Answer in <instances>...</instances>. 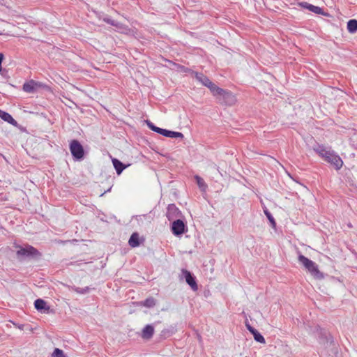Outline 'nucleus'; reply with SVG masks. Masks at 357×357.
I'll list each match as a JSON object with an SVG mask.
<instances>
[{
    "label": "nucleus",
    "instance_id": "nucleus-1",
    "mask_svg": "<svg viewBox=\"0 0 357 357\" xmlns=\"http://www.w3.org/2000/svg\"><path fill=\"white\" fill-rule=\"evenodd\" d=\"M312 149L326 162L333 165L335 169L339 170L342 168L343 165L342 160L331 147L317 144L313 146Z\"/></svg>",
    "mask_w": 357,
    "mask_h": 357
},
{
    "label": "nucleus",
    "instance_id": "nucleus-2",
    "mask_svg": "<svg viewBox=\"0 0 357 357\" xmlns=\"http://www.w3.org/2000/svg\"><path fill=\"white\" fill-rule=\"evenodd\" d=\"M213 96L222 104L232 105L236 99L230 91H211Z\"/></svg>",
    "mask_w": 357,
    "mask_h": 357
},
{
    "label": "nucleus",
    "instance_id": "nucleus-3",
    "mask_svg": "<svg viewBox=\"0 0 357 357\" xmlns=\"http://www.w3.org/2000/svg\"><path fill=\"white\" fill-rule=\"evenodd\" d=\"M18 248L17 256L19 259L38 258L40 255L39 252L31 245L19 246Z\"/></svg>",
    "mask_w": 357,
    "mask_h": 357
},
{
    "label": "nucleus",
    "instance_id": "nucleus-4",
    "mask_svg": "<svg viewBox=\"0 0 357 357\" xmlns=\"http://www.w3.org/2000/svg\"><path fill=\"white\" fill-rule=\"evenodd\" d=\"M70 153L75 160H82L84 158V151L82 144L77 140H73L70 144Z\"/></svg>",
    "mask_w": 357,
    "mask_h": 357
},
{
    "label": "nucleus",
    "instance_id": "nucleus-5",
    "mask_svg": "<svg viewBox=\"0 0 357 357\" xmlns=\"http://www.w3.org/2000/svg\"><path fill=\"white\" fill-rule=\"evenodd\" d=\"M185 225L184 222L180 219L173 220L172 225V231L175 236H180L185 232Z\"/></svg>",
    "mask_w": 357,
    "mask_h": 357
},
{
    "label": "nucleus",
    "instance_id": "nucleus-6",
    "mask_svg": "<svg viewBox=\"0 0 357 357\" xmlns=\"http://www.w3.org/2000/svg\"><path fill=\"white\" fill-rule=\"evenodd\" d=\"M182 275L185 278L187 284L192 288L193 291H197L198 289L195 277L190 271L185 269H183Z\"/></svg>",
    "mask_w": 357,
    "mask_h": 357
},
{
    "label": "nucleus",
    "instance_id": "nucleus-7",
    "mask_svg": "<svg viewBox=\"0 0 357 357\" xmlns=\"http://www.w3.org/2000/svg\"><path fill=\"white\" fill-rule=\"evenodd\" d=\"M298 261L305 268V269L307 270L309 273L312 271V270L318 266L315 262L303 255H298Z\"/></svg>",
    "mask_w": 357,
    "mask_h": 357
},
{
    "label": "nucleus",
    "instance_id": "nucleus-8",
    "mask_svg": "<svg viewBox=\"0 0 357 357\" xmlns=\"http://www.w3.org/2000/svg\"><path fill=\"white\" fill-rule=\"evenodd\" d=\"M196 79L201 82L203 86L208 88L209 89H220L219 87H215L214 84L209 80V79L201 73L195 74Z\"/></svg>",
    "mask_w": 357,
    "mask_h": 357
},
{
    "label": "nucleus",
    "instance_id": "nucleus-9",
    "mask_svg": "<svg viewBox=\"0 0 357 357\" xmlns=\"http://www.w3.org/2000/svg\"><path fill=\"white\" fill-rule=\"evenodd\" d=\"M180 211L175 204H169L167 208L166 216L169 221L174 220L178 216Z\"/></svg>",
    "mask_w": 357,
    "mask_h": 357
},
{
    "label": "nucleus",
    "instance_id": "nucleus-10",
    "mask_svg": "<svg viewBox=\"0 0 357 357\" xmlns=\"http://www.w3.org/2000/svg\"><path fill=\"white\" fill-rule=\"evenodd\" d=\"M158 134H160L165 137L169 138H181L183 139L184 137L183 133L180 132L172 131L163 128H159Z\"/></svg>",
    "mask_w": 357,
    "mask_h": 357
},
{
    "label": "nucleus",
    "instance_id": "nucleus-11",
    "mask_svg": "<svg viewBox=\"0 0 357 357\" xmlns=\"http://www.w3.org/2000/svg\"><path fill=\"white\" fill-rule=\"evenodd\" d=\"M247 328L253 335L254 339L256 342L261 344H264L266 342L265 338L257 330L250 325H247Z\"/></svg>",
    "mask_w": 357,
    "mask_h": 357
},
{
    "label": "nucleus",
    "instance_id": "nucleus-12",
    "mask_svg": "<svg viewBox=\"0 0 357 357\" xmlns=\"http://www.w3.org/2000/svg\"><path fill=\"white\" fill-rule=\"evenodd\" d=\"M44 86L42 83L36 82L33 79L28 81L23 85V89H39L43 88Z\"/></svg>",
    "mask_w": 357,
    "mask_h": 357
},
{
    "label": "nucleus",
    "instance_id": "nucleus-13",
    "mask_svg": "<svg viewBox=\"0 0 357 357\" xmlns=\"http://www.w3.org/2000/svg\"><path fill=\"white\" fill-rule=\"evenodd\" d=\"M113 166L118 175L121 174L122 172L127 167V165H124L119 160L116 158H112V160Z\"/></svg>",
    "mask_w": 357,
    "mask_h": 357
},
{
    "label": "nucleus",
    "instance_id": "nucleus-14",
    "mask_svg": "<svg viewBox=\"0 0 357 357\" xmlns=\"http://www.w3.org/2000/svg\"><path fill=\"white\" fill-rule=\"evenodd\" d=\"M154 333V328L151 325H146L142 331V337L150 339Z\"/></svg>",
    "mask_w": 357,
    "mask_h": 357
},
{
    "label": "nucleus",
    "instance_id": "nucleus-15",
    "mask_svg": "<svg viewBox=\"0 0 357 357\" xmlns=\"http://www.w3.org/2000/svg\"><path fill=\"white\" fill-rule=\"evenodd\" d=\"M117 31L128 36H134L136 33L135 29L129 28L128 26L123 24L119 26Z\"/></svg>",
    "mask_w": 357,
    "mask_h": 357
},
{
    "label": "nucleus",
    "instance_id": "nucleus-16",
    "mask_svg": "<svg viewBox=\"0 0 357 357\" xmlns=\"http://www.w3.org/2000/svg\"><path fill=\"white\" fill-rule=\"evenodd\" d=\"M128 243L132 248H136L140 245L139 236L137 232H135L131 235L128 241Z\"/></svg>",
    "mask_w": 357,
    "mask_h": 357
},
{
    "label": "nucleus",
    "instance_id": "nucleus-17",
    "mask_svg": "<svg viewBox=\"0 0 357 357\" xmlns=\"http://www.w3.org/2000/svg\"><path fill=\"white\" fill-rule=\"evenodd\" d=\"M34 306L36 309H37L39 311H42L43 310H49V307H46L47 303L46 302L40 298H38L34 302Z\"/></svg>",
    "mask_w": 357,
    "mask_h": 357
},
{
    "label": "nucleus",
    "instance_id": "nucleus-18",
    "mask_svg": "<svg viewBox=\"0 0 357 357\" xmlns=\"http://www.w3.org/2000/svg\"><path fill=\"white\" fill-rule=\"evenodd\" d=\"M304 7L308 9L310 11L313 12L316 14L324 15V12L321 8L316 6L307 3H305Z\"/></svg>",
    "mask_w": 357,
    "mask_h": 357
},
{
    "label": "nucleus",
    "instance_id": "nucleus-19",
    "mask_svg": "<svg viewBox=\"0 0 357 357\" xmlns=\"http://www.w3.org/2000/svg\"><path fill=\"white\" fill-rule=\"evenodd\" d=\"M0 117L5 121L11 123L15 124L16 123V121L14 120V119L12 117L10 114L8 113L2 111L0 109Z\"/></svg>",
    "mask_w": 357,
    "mask_h": 357
},
{
    "label": "nucleus",
    "instance_id": "nucleus-20",
    "mask_svg": "<svg viewBox=\"0 0 357 357\" xmlns=\"http://www.w3.org/2000/svg\"><path fill=\"white\" fill-rule=\"evenodd\" d=\"M195 179L196 180L197 184L199 189L201 190V191L205 192L207 189L208 185L205 183L204 179L198 175L195 176Z\"/></svg>",
    "mask_w": 357,
    "mask_h": 357
},
{
    "label": "nucleus",
    "instance_id": "nucleus-21",
    "mask_svg": "<svg viewBox=\"0 0 357 357\" xmlns=\"http://www.w3.org/2000/svg\"><path fill=\"white\" fill-rule=\"evenodd\" d=\"M347 30L351 33H354L357 31V20H350L347 22Z\"/></svg>",
    "mask_w": 357,
    "mask_h": 357
},
{
    "label": "nucleus",
    "instance_id": "nucleus-22",
    "mask_svg": "<svg viewBox=\"0 0 357 357\" xmlns=\"http://www.w3.org/2000/svg\"><path fill=\"white\" fill-rule=\"evenodd\" d=\"M310 273L316 279L321 280L324 278V275L319 270L318 266L315 268H314L312 271H311Z\"/></svg>",
    "mask_w": 357,
    "mask_h": 357
},
{
    "label": "nucleus",
    "instance_id": "nucleus-23",
    "mask_svg": "<svg viewBox=\"0 0 357 357\" xmlns=\"http://www.w3.org/2000/svg\"><path fill=\"white\" fill-rule=\"evenodd\" d=\"M264 214L266 215V218L271 222V226L273 227H275L276 225V223H275V219H274L273 216L272 215V214L271 213V212L267 208H265L264 210Z\"/></svg>",
    "mask_w": 357,
    "mask_h": 357
},
{
    "label": "nucleus",
    "instance_id": "nucleus-24",
    "mask_svg": "<svg viewBox=\"0 0 357 357\" xmlns=\"http://www.w3.org/2000/svg\"><path fill=\"white\" fill-rule=\"evenodd\" d=\"M155 298L149 297L144 301L143 305L147 307H153L155 305Z\"/></svg>",
    "mask_w": 357,
    "mask_h": 357
},
{
    "label": "nucleus",
    "instance_id": "nucleus-25",
    "mask_svg": "<svg viewBox=\"0 0 357 357\" xmlns=\"http://www.w3.org/2000/svg\"><path fill=\"white\" fill-rule=\"evenodd\" d=\"M71 289L78 294H84L87 293L89 288L88 287H86L84 288L77 287H73Z\"/></svg>",
    "mask_w": 357,
    "mask_h": 357
},
{
    "label": "nucleus",
    "instance_id": "nucleus-26",
    "mask_svg": "<svg viewBox=\"0 0 357 357\" xmlns=\"http://www.w3.org/2000/svg\"><path fill=\"white\" fill-rule=\"evenodd\" d=\"M52 357H67L66 356V355L64 354L63 351L59 349V348H56L54 349V351H53V353L52 354Z\"/></svg>",
    "mask_w": 357,
    "mask_h": 357
},
{
    "label": "nucleus",
    "instance_id": "nucleus-27",
    "mask_svg": "<svg viewBox=\"0 0 357 357\" xmlns=\"http://www.w3.org/2000/svg\"><path fill=\"white\" fill-rule=\"evenodd\" d=\"M146 124L148 126V127L152 130V131H154L157 133H158V130H159V127H157L156 126H155L152 122H151L150 121H146Z\"/></svg>",
    "mask_w": 357,
    "mask_h": 357
},
{
    "label": "nucleus",
    "instance_id": "nucleus-28",
    "mask_svg": "<svg viewBox=\"0 0 357 357\" xmlns=\"http://www.w3.org/2000/svg\"><path fill=\"white\" fill-rule=\"evenodd\" d=\"M159 92H160V91H158V90L153 91V93H151V96L155 97L156 99L162 101V99L159 97V94H158Z\"/></svg>",
    "mask_w": 357,
    "mask_h": 357
},
{
    "label": "nucleus",
    "instance_id": "nucleus-29",
    "mask_svg": "<svg viewBox=\"0 0 357 357\" xmlns=\"http://www.w3.org/2000/svg\"><path fill=\"white\" fill-rule=\"evenodd\" d=\"M104 21L105 22H107V24H111L112 26H114V24L115 22H116L115 20H112V19H110L109 17L104 18Z\"/></svg>",
    "mask_w": 357,
    "mask_h": 357
},
{
    "label": "nucleus",
    "instance_id": "nucleus-30",
    "mask_svg": "<svg viewBox=\"0 0 357 357\" xmlns=\"http://www.w3.org/2000/svg\"><path fill=\"white\" fill-rule=\"evenodd\" d=\"M121 25V23L119 22H115L114 24V26L116 28V31H117L119 29V26Z\"/></svg>",
    "mask_w": 357,
    "mask_h": 357
},
{
    "label": "nucleus",
    "instance_id": "nucleus-31",
    "mask_svg": "<svg viewBox=\"0 0 357 357\" xmlns=\"http://www.w3.org/2000/svg\"><path fill=\"white\" fill-rule=\"evenodd\" d=\"M3 59V54L0 53V71L1 70V63Z\"/></svg>",
    "mask_w": 357,
    "mask_h": 357
},
{
    "label": "nucleus",
    "instance_id": "nucleus-32",
    "mask_svg": "<svg viewBox=\"0 0 357 357\" xmlns=\"http://www.w3.org/2000/svg\"><path fill=\"white\" fill-rule=\"evenodd\" d=\"M105 215H103V214H101V216H100V215H98V218H100V219L101 220H102V221H104V220H105V219H104V218H105Z\"/></svg>",
    "mask_w": 357,
    "mask_h": 357
},
{
    "label": "nucleus",
    "instance_id": "nucleus-33",
    "mask_svg": "<svg viewBox=\"0 0 357 357\" xmlns=\"http://www.w3.org/2000/svg\"><path fill=\"white\" fill-rule=\"evenodd\" d=\"M110 190V188L108 189L107 190H105L104 192L101 193L100 196H102L105 193H106L107 192H109Z\"/></svg>",
    "mask_w": 357,
    "mask_h": 357
},
{
    "label": "nucleus",
    "instance_id": "nucleus-34",
    "mask_svg": "<svg viewBox=\"0 0 357 357\" xmlns=\"http://www.w3.org/2000/svg\"><path fill=\"white\" fill-rule=\"evenodd\" d=\"M246 357H248V356H246Z\"/></svg>",
    "mask_w": 357,
    "mask_h": 357
}]
</instances>
